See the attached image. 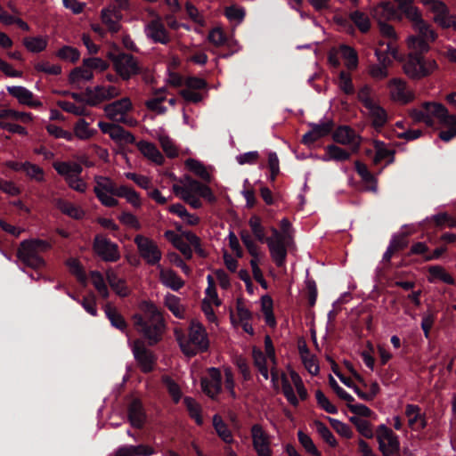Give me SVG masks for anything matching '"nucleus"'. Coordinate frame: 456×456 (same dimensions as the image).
Instances as JSON below:
<instances>
[{"mask_svg": "<svg viewBox=\"0 0 456 456\" xmlns=\"http://www.w3.org/2000/svg\"><path fill=\"white\" fill-rule=\"evenodd\" d=\"M172 190L176 196L195 209L202 207L200 198H203L209 203L216 200V197L208 185L189 175L181 177L176 183L173 184Z\"/></svg>", "mask_w": 456, "mask_h": 456, "instance_id": "f257e3e1", "label": "nucleus"}, {"mask_svg": "<svg viewBox=\"0 0 456 456\" xmlns=\"http://www.w3.org/2000/svg\"><path fill=\"white\" fill-rule=\"evenodd\" d=\"M144 318L138 317L135 325L139 331L148 339L150 345L161 339L165 330L163 317L157 306L151 303H144L142 306Z\"/></svg>", "mask_w": 456, "mask_h": 456, "instance_id": "f03ea898", "label": "nucleus"}, {"mask_svg": "<svg viewBox=\"0 0 456 456\" xmlns=\"http://www.w3.org/2000/svg\"><path fill=\"white\" fill-rule=\"evenodd\" d=\"M179 346L183 353L192 356L200 352H205L209 346V339L204 326L192 321L190 324L188 335L177 337Z\"/></svg>", "mask_w": 456, "mask_h": 456, "instance_id": "7ed1b4c3", "label": "nucleus"}, {"mask_svg": "<svg viewBox=\"0 0 456 456\" xmlns=\"http://www.w3.org/2000/svg\"><path fill=\"white\" fill-rule=\"evenodd\" d=\"M51 248V244L45 240L31 239L20 242L17 257L25 265L38 269L45 265V260L41 254Z\"/></svg>", "mask_w": 456, "mask_h": 456, "instance_id": "20e7f679", "label": "nucleus"}, {"mask_svg": "<svg viewBox=\"0 0 456 456\" xmlns=\"http://www.w3.org/2000/svg\"><path fill=\"white\" fill-rule=\"evenodd\" d=\"M410 117L415 122H422L428 126H433L435 119L440 124H451L455 119L448 113L447 109L438 102H424L419 108L410 110Z\"/></svg>", "mask_w": 456, "mask_h": 456, "instance_id": "39448f33", "label": "nucleus"}, {"mask_svg": "<svg viewBox=\"0 0 456 456\" xmlns=\"http://www.w3.org/2000/svg\"><path fill=\"white\" fill-rule=\"evenodd\" d=\"M289 376L284 372H281L282 393L291 405L297 406L299 400H305L308 394L297 372L290 370Z\"/></svg>", "mask_w": 456, "mask_h": 456, "instance_id": "423d86ee", "label": "nucleus"}, {"mask_svg": "<svg viewBox=\"0 0 456 456\" xmlns=\"http://www.w3.org/2000/svg\"><path fill=\"white\" fill-rule=\"evenodd\" d=\"M437 69L435 60L424 59L420 54L410 53L403 64L404 73L411 78L427 77Z\"/></svg>", "mask_w": 456, "mask_h": 456, "instance_id": "0eeeda50", "label": "nucleus"}, {"mask_svg": "<svg viewBox=\"0 0 456 456\" xmlns=\"http://www.w3.org/2000/svg\"><path fill=\"white\" fill-rule=\"evenodd\" d=\"M94 182V192L99 201L108 208L116 207L118 200L115 196H118V187L116 186L114 181L108 176L95 175Z\"/></svg>", "mask_w": 456, "mask_h": 456, "instance_id": "6e6552de", "label": "nucleus"}, {"mask_svg": "<svg viewBox=\"0 0 456 456\" xmlns=\"http://www.w3.org/2000/svg\"><path fill=\"white\" fill-rule=\"evenodd\" d=\"M133 104L128 97H124L104 106L105 116L117 123H122L129 126L136 125L134 118L128 116L132 110Z\"/></svg>", "mask_w": 456, "mask_h": 456, "instance_id": "1a4fd4ad", "label": "nucleus"}, {"mask_svg": "<svg viewBox=\"0 0 456 456\" xmlns=\"http://www.w3.org/2000/svg\"><path fill=\"white\" fill-rule=\"evenodd\" d=\"M110 59L113 62L116 72L124 79L128 80L133 76L141 72L142 67L137 60L131 54L120 53L118 54L110 53Z\"/></svg>", "mask_w": 456, "mask_h": 456, "instance_id": "9d476101", "label": "nucleus"}, {"mask_svg": "<svg viewBox=\"0 0 456 456\" xmlns=\"http://www.w3.org/2000/svg\"><path fill=\"white\" fill-rule=\"evenodd\" d=\"M134 242L137 247L140 256L146 264L157 266L159 265L162 252L155 240L142 234H137Z\"/></svg>", "mask_w": 456, "mask_h": 456, "instance_id": "9b49d317", "label": "nucleus"}, {"mask_svg": "<svg viewBox=\"0 0 456 456\" xmlns=\"http://www.w3.org/2000/svg\"><path fill=\"white\" fill-rule=\"evenodd\" d=\"M272 236L266 239L272 259L279 267L285 266L287 258V249L291 244V240H284L280 231L272 228Z\"/></svg>", "mask_w": 456, "mask_h": 456, "instance_id": "f8f14e48", "label": "nucleus"}, {"mask_svg": "<svg viewBox=\"0 0 456 456\" xmlns=\"http://www.w3.org/2000/svg\"><path fill=\"white\" fill-rule=\"evenodd\" d=\"M376 436L379 449L383 456H397L399 454L400 442L392 429L382 424L379 426Z\"/></svg>", "mask_w": 456, "mask_h": 456, "instance_id": "ddd939ff", "label": "nucleus"}, {"mask_svg": "<svg viewBox=\"0 0 456 456\" xmlns=\"http://www.w3.org/2000/svg\"><path fill=\"white\" fill-rule=\"evenodd\" d=\"M121 91L116 86H96L86 90V103L90 106H97L103 102L118 97Z\"/></svg>", "mask_w": 456, "mask_h": 456, "instance_id": "4468645a", "label": "nucleus"}, {"mask_svg": "<svg viewBox=\"0 0 456 456\" xmlns=\"http://www.w3.org/2000/svg\"><path fill=\"white\" fill-rule=\"evenodd\" d=\"M389 97L393 102L406 104L411 102L415 95L408 87L407 83L398 77L392 78L387 83Z\"/></svg>", "mask_w": 456, "mask_h": 456, "instance_id": "2eb2a0df", "label": "nucleus"}, {"mask_svg": "<svg viewBox=\"0 0 456 456\" xmlns=\"http://www.w3.org/2000/svg\"><path fill=\"white\" fill-rule=\"evenodd\" d=\"M430 12H433V20L444 28H453L456 29V16L451 14L444 3L436 0L426 4Z\"/></svg>", "mask_w": 456, "mask_h": 456, "instance_id": "dca6fc26", "label": "nucleus"}, {"mask_svg": "<svg viewBox=\"0 0 456 456\" xmlns=\"http://www.w3.org/2000/svg\"><path fill=\"white\" fill-rule=\"evenodd\" d=\"M252 445L257 456H272L271 436L259 424L251 428Z\"/></svg>", "mask_w": 456, "mask_h": 456, "instance_id": "f3484780", "label": "nucleus"}, {"mask_svg": "<svg viewBox=\"0 0 456 456\" xmlns=\"http://www.w3.org/2000/svg\"><path fill=\"white\" fill-rule=\"evenodd\" d=\"M131 349L135 361L143 372H150L153 370L155 357L153 354L146 348L143 341L135 340L131 344Z\"/></svg>", "mask_w": 456, "mask_h": 456, "instance_id": "a211bd4d", "label": "nucleus"}, {"mask_svg": "<svg viewBox=\"0 0 456 456\" xmlns=\"http://www.w3.org/2000/svg\"><path fill=\"white\" fill-rule=\"evenodd\" d=\"M94 248L96 254L106 262H115L120 257L118 245L103 236L95 237Z\"/></svg>", "mask_w": 456, "mask_h": 456, "instance_id": "6ab92c4d", "label": "nucleus"}, {"mask_svg": "<svg viewBox=\"0 0 456 456\" xmlns=\"http://www.w3.org/2000/svg\"><path fill=\"white\" fill-rule=\"evenodd\" d=\"M208 372V377L201 379V388L208 396L215 398L221 392V373L216 368H209Z\"/></svg>", "mask_w": 456, "mask_h": 456, "instance_id": "aec40b11", "label": "nucleus"}, {"mask_svg": "<svg viewBox=\"0 0 456 456\" xmlns=\"http://www.w3.org/2000/svg\"><path fill=\"white\" fill-rule=\"evenodd\" d=\"M379 25L380 34L387 40L386 43L380 42L379 46L386 45V50H384L383 52L386 53H389L394 59H398L399 55L396 45L398 37L395 28L387 22H381L379 23Z\"/></svg>", "mask_w": 456, "mask_h": 456, "instance_id": "412c9836", "label": "nucleus"}, {"mask_svg": "<svg viewBox=\"0 0 456 456\" xmlns=\"http://www.w3.org/2000/svg\"><path fill=\"white\" fill-rule=\"evenodd\" d=\"M6 90L10 95L17 99L20 104L28 107L41 106V102L35 99L34 94L24 86H7Z\"/></svg>", "mask_w": 456, "mask_h": 456, "instance_id": "4be33fe9", "label": "nucleus"}, {"mask_svg": "<svg viewBox=\"0 0 456 456\" xmlns=\"http://www.w3.org/2000/svg\"><path fill=\"white\" fill-rule=\"evenodd\" d=\"M157 269L159 270V281L165 287L175 291H177L183 287L184 281L175 271L169 268H165L161 265H158Z\"/></svg>", "mask_w": 456, "mask_h": 456, "instance_id": "5701e85b", "label": "nucleus"}, {"mask_svg": "<svg viewBox=\"0 0 456 456\" xmlns=\"http://www.w3.org/2000/svg\"><path fill=\"white\" fill-rule=\"evenodd\" d=\"M252 354L254 363L259 373L265 380H267L269 379V370L277 365L276 358L266 355L261 350L256 348H253Z\"/></svg>", "mask_w": 456, "mask_h": 456, "instance_id": "b1692460", "label": "nucleus"}, {"mask_svg": "<svg viewBox=\"0 0 456 456\" xmlns=\"http://www.w3.org/2000/svg\"><path fill=\"white\" fill-rule=\"evenodd\" d=\"M145 34L155 43L167 44L169 41L167 32L159 18L152 20L146 25Z\"/></svg>", "mask_w": 456, "mask_h": 456, "instance_id": "393cba45", "label": "nucleus"}, {"mask_svg": "<svg viewBox=\"0 0 456 456\" xmlns=\"http://www.w3.org/2000/svg\"><path fill=\"white\" fill-rule=\"evenodd\" d=\"M312 129L304 134L303 142L310 145L319 140L320 138L327 135L332 130L333 123L330 120L320 122L318 124H313Z\"/></svg>", "mask_w": 456, "mask_h": 456, "instance_id": "a878e982", "label": "nucleus"}, {"mask_svg": "<svg viewBox=\"0 0 456 456\" xmlns=\"http://www.w3.org/2000/svg\"><path fill=\"white\" fill-rule=\"evenodd\" d=\"M388 53L383 52L382 49H376L375 55L379 61V64H372L369 67L370 76L376 80H382L388 76L387 64L390 60L387 59Z\"/></svg>", "mask_w": 456, "mask_h": 456, "instance_id": "bb28decb", "label": "nucleus"}, {"mask_svg": "<svg viewBox=\"0 0 456 456\" xmlns=\"http://www.w3.org/2000/svg\"><path fill=\"white\" fill-rule=\"evenodd\" d=\"M56 172L61 175L66 183L82 173V166L73 161H56L53 164Z\"/></svg>", "mask_w": 456, "mask_h": 456, "instance_id": "cd10ccee", "label": "nucleus"}, {"mask_svg": "<svg viewBox=\"0 0 456 456\" xmlns=\"http://www.w3.org/2000/svg\"><path fill=\"white\" fill-rule=\"evenodd\" d=\"M372 16L379 23L387 22L397 17L395 5L390 2H382L371 10Z\"/></svg>", "mask_w": 456, "mask_h": 456, "instance_id": "c85d7f7f", "label": "nucleus"}, {"mask_svg": "<svg viewBox=\"0 0 456 456\" xmlns=\"http://www.w3.org/2000/svg\"><path fill=\"white\" fill-rule=\"evenodd\" d=\"M414 16L413 18L408 19L412 22L414 30L419 34L418 37L427 39L429 42L435 41L437 37L436 33L432 29L430 25L422 20L419 12H416V15Z\"/></svg>", "mask_w": 456, "mask_h": 456, "instance_id": "c756f323", "label": "nucleus"}, {"mask_svg": "<svg viewBox=\"0 0 456 456\" xmlns=\"http://www.w3.org/2000/svg\"><path fill=\"white\" fill-rule=\"evenodd\" d=\"M101 17L102 23L110 32L116 33L120 29L119 20L121 16L114 6H108L102 9Z\"/></svg>", "mask_w": 456, "mask_h": 456, "instance_id": "7c9ffc66", "label": "nucleus"}, {"mask_svg": "<svg viewBox=\"0 0 456 456\" xmlns=\"http://www.w3.org/2000/svg\"><path fill=\"white\" fill-rule=\"evenodd\" d=\"M333 139L336 142L344 145L359 144V136L354 130L346 126L338 127L333 134Z\"/></svg>", "mask_w": 456, "mask_h": 456, "instance_id": "2f4dec72", "label": "nucleus"}, {"mask_svg": "<svg viewBox=\"0 0 456 456\" xmlns=\"http://www.w3.org/2000/svg\"><path fill=\"white\" fill-rule=\"evenodd\" d=\"M137 148L140 152L149 160L157 165L163 164L165 159L154 143L146 141H141L137 142Z\"/></svg>", "mask_w": 456, "mask_h": 456, "instance_id": "473e14b6", "label": "nucleus"}, {"mask_svg": "<svg viewBox=\"0 0 456 456\" xmlns=\"http://www.w3.org/2000/svg\"><path fill=\"white\" fill-rule=\"evenodd\" d=\"M0 121L29 124L33 121V116L30 112L17 111L12 109H3L0 110Z\"/></svg>", "mask_w": 456, "mask_h": 456, "instance_id": "72a5a7b5", "label": "nucleus"}, {"mask_svg": "<svg viewBox=\"0 0 456 456\" xmlns=\"http://www.w3.org/2000/svg\"><path fill=\"white\" fill-rule=\"evenodd\" d=\"M366 111L376 129L381 128L387 123V114L377 102L366 108Z\"/></svg>", "mask_w": 456, "mask_h": 456, "instance_id": "f704fd0d", "label": "nucleus"}, {"mask_svg": "<svg viewBox=\"0 0 456 456\" xmlns=\"http://www.w3.org/2000/svg\"><path fill=\"white\" fill-rule=\"evenodd\" d=\"M155 137L168 158H175L178 156V148L176 144L163 129L158 130Z\"/></svg>", "mask_w": 456, "mask_h": 456, "instance_id": "c9c22d12", "label": "nucleus"}, {"mask_svg": "<svg viewBox=\"0 0 456 456\" xmlns=\"http://www.w3.org/2000/svg\"><path fill=\"white\" fill-rule=\"evenodd\" d=\"M372 145L376 153L374 157L375 163H379L385 159H387V164H391L395 161V150L389 148L384 142L373 140Z\"/></svg>", "mask_w": 456, "mask_h": 456, "instance_id": "e433bc0d", "label": "nucleus"}, {"mask_svg": "<svg viewBox=\"0 0 456 456\" xmlns=\"http://www.w3.org/2000/svg\"><path fill=\"white\" fill-rule=\"evenodd\" d=\"M405 414L408 419V424L411 428L422 429L426 427V421L420 413L419 406L408 404L406 406Z\"/></svg>", "mask_w": 456, "mask_h": 456, "instance_id": "4c0bfd02", "label": "nucleus"}, {"mask_svg": "<svg viewBox=\"0 0 456 456\" xmlns=\"http://www.w3.org/2000/svg\"><path fill=\"white\" fill-rule=\"evenodd\" d=\"M351 153L335 144L328 145L325 148V153L321 157L322 161H345L348 159Z\"/></svg>", "mask_w": 456, "mask_h": 456, "instance_id": "58836bf2", "label": "nucleus"}, {"mask_svg": "<svg viewBox=\"0 0 456 456\" xmlns=\"http://www.w3.org/2000/svg\"><path fill=\"white\" fill-rule=\"evenodd\" d=\"M128 417L130 423L134 428H141L145 420L142 403L139 401H133L129 405Z\"/></svg>", "mask_w": 456, "mask_h": 456, "instance_id": "ea45409f", "label": "nucleus"}, {"mask_svg": "<svg viewBox=\"0 0 456 456\" xmlns=\"http://www.w3.org/2000/svg\"><path fill=\"white\" fill-rule=\"evenodd\" d=\"M185 167L203 181H211V175L202 162L195 159H188L185 161Z\"/></svg>", "mask_w": 456, "mask_h": 456, "instance_id": "a19ab883", "label": "nucleus"}, {"mask_svg": "<svg viewBox=\"0 0 456 456\" xmlns=\"http://www.w3.org/2000/svg\"><path fill=\"white\" fill-rule=\"evenodd\" d=\"M340 56L345 61V65L348 69H355L358 66L357 53L352 47L341 45L338 48Z\"/></svg>", "mask_w": 456, "mask_h": 456, "instance_id": "79ce46f5", "label": "nucleus"}, {"mask_svg": "<svg viewBox=\"0 0 456 456\" xmlns=\"http://www.w3.org/2000/svg\"><path fill=\"white\" fill-rule=\"evenodd\" d=\"M213 426L218 436L226 444H231L233 441L232 435L228 428L227 425L224 422L219 415H214Z\"/></svg>", "mask_w": 456, "mask_h": 456, "instance_id": "37998d69", "label": "nucleus"}, {"mask_svg": "<svg viewBox=\"0 0 456 456\" xmlns=\"http://www.w3.org/2000/svg\"><path fill=\"white\" fill-rule=\"evenodd\" d=\"M104 312L112 326L116 327L120 330H126V322L114 306H112L110 304H107L104 306Z\"/></svg>", "mask_w": 456, "mask_h": 456, "instance_id": "c03bdc74", "label": "nucleus"}, {"mask_svg": "<svg viewBox=\"0 0 456 456\" xmlns=\"http://www.w3.org/2000/svg\"><path fill=\"white\" fill-rule=\"evenodd\" d=\"M117 197L125 198L126 201L134 208H140L142 206V200L139 193L128 186H119Z\"/></svg>", "mask_w": 456, "mask_h": 456, "instance_id": "a18cd8bd", "label": "nucleus"}, {"mask_svg": "<svg viewBox=\"0 0 456 456\" xmlns=\"http://www.w3.org/2000/svg\"><path fill=\"white\" fill-rule=\"evenodd\" d=\"M57 207L63 214L75 219H81L85 216L81 208L66 200H58Z\"/></svg>", "mask_w": 456, "mask_h": 456, "instance_id": "49530a36", "label": "nucleus"}, {"mask_svg": "<svg viewBox=\"0 0 456 456\" xmlns=\"http://www.w3.org/2000/svg\"><path fill=\"white\" fill-rule=\"evenodd\" d=\"M165 238L169 240L183 255H191L190 246L185 243L183 237L172 230H167L164 233Z\"/></svg>", "mask_w": 456, "mask_h": 456, "instance_id": "de8ad7c7", "label": "nucleus"}, {"mask_svg": "<svg viewBox=\"0 0 456 456\" xmlns=\"http://www.w3.org/2000/svg\"><path fill=\"white\" fill-rule=\"evenodd\" d=\"M430 282L436 280H440L446 284H454V279L445 271V269L440 265H433L428 269Z\"/></svg>", "mask_w": 456, "mask_h": 456, "instance_id": "09e8293b", "label": "nucleus"}, {"mask_svg": "<svg viewBox=\"0 0 456 456\" xmlns=\"http://www.w3.org/2000/svg\"><path fill=\"white\" fill-rule=\"evenodd\" d=\"M94 74L91 69L86 66L74 69L69 74V82L71 84H79L80 82L89 81L93 78Z\"/></svg>", "mask_w": 456, "mask_h": 456, "instance_id": "8fccbe9b", "label": "nucleus"}, {"mask_svg": "<svg viewBox=\"0 0 456 456\" xmlns=\"http://www.w3.org/2000/svg\"><path fill=\"white\" fill-rule=\"evenodd\" d=\"M25 47L31 53L44 51L48 44L47 38L43 37H26L23 41Z\"/></svg>", "mask_w": 456, "mask_h": 456, "instance_id": "3c124183", "label": "nucleus"}, {"mask_svg": "<svg viewBox=\"0 0 456 456\" xmlns=\"http://www.w3.org/2000/svg\"><path fill=\"white\" fill-rule=\"evenodd\" d=\"M165 305L172 312V314L182 319L184 316V308L180 303V298L175 295L167 294L165 297Z\"/></svg>", "mask_w": 456, "mask_h": 456, "instance_id": "603ef678", "label": "nucleus"}, {"mask_svg": "<svg viewBox=\"0 0 456 456\" xmlns=\"http://www.w3.org/2000/svg\"><path fill=\"white\" fill-rule=\"evenodd\" d=\"M429 41L418 36H411L408 37L407 44L412 53L419 54L429 50Z\"/></svg>", "mask_w": 456, "mask_h": 456, "instance_id": "864d4df0", "label": "nucleus"}, {"mask_svg": "<svg viewBox=\"0 0 456 456\" xmlns=\"http://www.w3.org/2000/svg\"><path fill=\"white\" fill-rule=\"evenodd\" d=\"M110 137L120 144H130L134 142V136L118 125L115 126Z\"/></svg>", "mask_w": 456, "mask_h": 456, "instance_id": "5fc2aeb1", "label": "nucleus"}, {"mask_svg": "<svg viewBox=\"0 0 456 456\" xmlns=\"http://www.w3.org/2000/svg\"><path fill=\"white\" fill-rule=\"evenodd\" d=\"M95 133L96 131L91 129L89 127V123L83 118L79 119L74 126L73 135L80 140H87L94 136Z\"/></svg>", "mask_w": 456, "mask_h": 456, "instance_id": "6e6d98bb", "label": "nucleus"}, {"mask_svg": "<svg viewBox=\"0 0 456 456\" xmlns=\"http://www.w3.org/2000/svg\"><path fill=\"white\" fill-rule=\"evenodd\" d=\"M92 284L97 292L103 297L107 298L110 295L108 287L105 283L103 275L98 271H92L90 273Z\"/></svg>", "mask_w": 456, "mask_h": 456, "instance_id": "4d7b16f0", "label": "nucleus"}, {"mask_svg": "<svg viewBox=\"0 0 456 456\" xmlns=\"http://www.w3.org/2000/svg\"><path fill=\"white\" fill-rule=\"evenodd\" d=\"M58 106L64 111L72 113L76 116L88 115V110L85 104H77L69 101H59Z\"/></svg>", "mask_w": 456, "mask_h": 456, "instance_id": "13d9d810", "label": "nucleus"}, {"mask_svg": "<svg viewBox=\"0 0 456 456\" xmlns=\"http://www.w3.org/2000/svg\"><path fill=\"white\" fill-rule=\"evenodd\" d=\"M20 168L26 173V175L37 182H43L45 180V172L37 165L30 162H24L20 164Z\"/></svg>", "mask_w": 456, "mask_h": 456, "instance_id": "bf43d9fd", "label": "nucleus"}, {"mask_svg": "<svg viewBox=\"0 0 456 456\" xmlns=\"http://www.w3.org/2000/svg\"><path fill=\"white\" fill-rule=\"evenodd\" d=\"M350 421L356 427L358 432L366 438L374 436L373 428L369 421L360 417H351Z\"/></svg>", "mask_w": 456, "mask_h": 456, "instance_id": "052dcab7", "label": "nucleus"}, {"mask_svg": "<svg viewBox=\"0 0 456 456\" xmlns=\"http://www.w3.org/2000/svg\"><path fill=\"white\" fill-rule=\"evenodd\" d=\"M350 19L362 33H366L370 28V20L362 12L354 11L351 12Z\"/></svg>", "mask_w": 456, "mask_h": 456, "instance_id": "680f3d73", "label": "nucleus"}, {"mask_svg": "<svg viewBox=\"0 0 456 456\" xmlns=\"http://www.w3.org/2000/svg\"><path fill=\"white\" fill-rule=\"evenodd\" d=\"M314 428L318 435L331 447H336L338 443L331 433V431L329 429V428L323 424L321 421H314Z\"/></svg>", "mask_w": 456, "mask_h": 456, "instance_id": "e2e57ef3", "label": "nucleus"}, {"mask_svg": "<svg viewBox=\"0 0 456 456\" xmlns=\"http://www.w3.org/2000/svg\"><path fill=\"white\" fill-rule=\"evenodd\" d=\"M246 12L243 7L238 5H231L225 8L224 15L231 21L235 24H240L244 20Z\"/></svg>", "mask_w": 456, "mask_h": 456, "instance_id": "0e129e2a", "label": "nucleus"}, {"mask_svg": "<svg viewBox=\"0 0 456 456\" xmlns=\"http://www.w3.org/2000/svg\"><path fill=\"white\" fill-rule=\"evenodd\" d=\"M355 168L357 173L360 175L362 179L366 182L370 183V186L368 188V190L372 191L374 192L377 191V182L373 175L369 172L367 167L364 164L360 163L359 161L355 162Z\"/></svg>", "mask_w": 456, "mask_h": 456, "instance_id": "69168bd1", "label": "nucleus"}, {"mask_svg": "<svg viewBox=\"0 0 456 456\" xmlns=\"http://www.w3.org/2000/svg\"><path fill=\"white\" fill-rule=\"evenodd\" d=\"M252 233L260 242H266L265 228L261 224V219L257 216H253L248 221Z\"/></svg>", "mask_w": 456, "mask_h": 456, "instance_id": "338daca9", "label": "nucleus"}, {"mask_svg": "<svg viewBox=\"0 0 456 456\" xmlns=\"http://www.w3.org/2000/svg\"><path fill=\"white\" fill-rule=\"evenodd\" d=\"M56 56L63 61L74 63L79 60L80 53L77 48L64 45L56 53Z\"/></svg>", "mask_w": 456, "mask_h": 456, "instance_id": "774afa93", "label": "nucleus"}]
</instances>
